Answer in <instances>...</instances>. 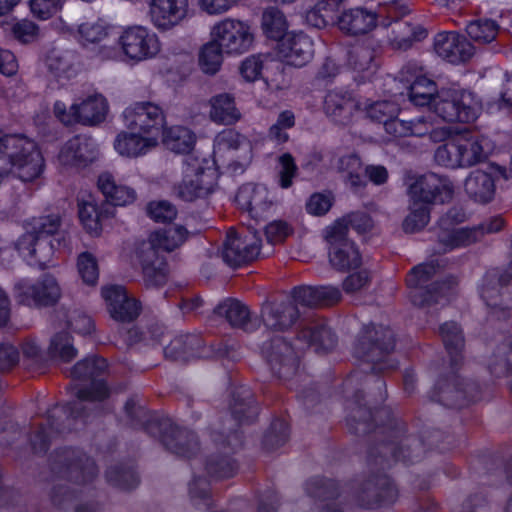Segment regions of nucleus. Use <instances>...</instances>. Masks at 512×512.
Here are the masks:
<instances>
[{
	"label": "nucleus",
	"instance_id": "obj_29",
	"mask_svg": "<svg viewBox=\"0 0 512 512\" xmlns=\"http://www.w3.org/2000/svg\"><path fill=\"white\" fill-rule=\"evenodd\" d=\"M338 26L347 34L367 33L376 26V14L363 8L350 9L339 17Z\"/></svg>",
	"mask_w": 512,
	"mask_h": 512
},
{
	"label": "nucleus",
	"instance_id": "obj_40",
	"mask_svg": "<svg viewBox=\"0 0 512 512\" xmlns=\"http://www.w3.org/2000/svg\"><path fill=\"white\" fill-rule=\"evenodd\" d=\"M436 84L425 76H418L409 87V99L418 106L429 105L432 109L436 97Z\"/></svg>",
	"mask_w": 512,
	"mask_h": 512
},
{
	"label": "nucleus",
	"instance_id": "obj_6",
	"mask_svg": "<svg viewBox=\"0 0 512 512\" xmlns=\"http://www.w3.org/2000/svg\"><path fill=\"white\" fill-rule=\"evenodd\" d=\"M218 178L216 161L189 155L183 163L182 179L177 185L178 195L186 201L205 197L214 190Z\"/></svg>",
	"mask_w": 512,
	"mask_h": 512
},
{
	"label": "nucleus",
	"instance_id": "obj_51",
	"mask_svg": "<svg viewBox=\"0 0 512 512\" xmlns=\"http://www.w3.org/2000/svg\"><path fill=\"white\" fill-rule=\"evenodd\" d=\"M61 220L58 214L51 213L38 218L34 225V255L37 253L36 245L39 241L54 235L60 228Z\"/></svg>",
	"mask_w": 512,
	"mask_h": 512
},
{
	"label": "nucleus",
	"instance_id": "obj_1",
	"mask_svg": "<svg viewBox=\"0 0 512 512\" xmlns=\"http://www.w3.org/2000/svg\"><path fill=\"white\" fill-rule=\"evenodd\" d=\"M124 129L114 138L113 148L122 158L145 157L162 143L175 153H189L195 143V133L183 126H167L162 108L150 101H137L122 112Z\"/></svg>",
	"mask_w": 512,
	"mask_h": 512
},
{
	"label": "nucleus",
	"instance_id": "obj_30",
	"mask_svg": "<svg viewBox=\"0 0 512 512\" xmlns=\"http://www.w3.org/2000/svg\"><path fill=\"white\" fill-rule=\"evenodd\" d=\"M97 186L105 199L112 205L125 206L133 203L136 199L135 190L125 185L116 184L113 175L109 172L99 175Z\"/></svg>",
	"mask_w": 512,
	"mask_h": 512
},
{
	"label": "nucleus",
	"instance_id": "obj_63",
	"mask_svg": "<svg viewBox=\"0 0 512 512\" xmlns=\"http://www.w3.org/2000/svg\"><path fill=\"white\" fill-rule=\"evenodd\" d=\"M108 395V388L102 380L92 382L89 390L81 389L77 396L82 401L102 400Z\"/></svg>",
	"mask_w": 512,
	"mask_h": 512
},
{
	"label": "nucleus",
	"instance_id": "obj_45",
	"mask_svg": "<svg viewBox=\"0 0 512 512\" xmlns=\"http://www.w3.org/2000/svg\"><path fill=\"white\" fill-rule=\"evenodd\" d=\"M217 313L225 316L228 322L235 327H244L250 312L246 305L234 299H228L217 307Z\"/></svg>",
	"mask_w": 512,
	"mask_h": 512
},
{
	"label": "nucleus",
	"instance_id": "obj_21",
	"mask_svg": "<svg viewBox=\"0 0 512 512\" xmlns=\"http://www.w3.org/2000/svg\"><path fill=\"white\" fill-rule=\"evenodd\" d=\"M261 351L271 369L280 377H288L296 371L294 349L281 337L275 336L263 343Z\"/></svg>",
	"mask_w": 512,
	"mask_h": 512
},
{
	"label": "nucleus",
	"instance_id": "obj_19",
	"mask_svg": "<svg viewBox=\"0 0 512 512\" xmlns=\"http://www.w3.org/2000/svg\"><path fill=\"white\" fill-rule=\"evenodd\" d=\"M277 54L285 64L302 67L313 57V42L306 34L292 31L278 43Z\"/></svg>",
	"mask_w": 512,
	"mask_h": 512
},
{
	"label": "nucleus",
	"instance_id": "obj_20",
	"mask_svg": "<svg viewBox=\"0 0 512 512\" xmlns=\"http://www.w3.org/2000/svg\"><path fill=\"white\" fill-rule=\"evenodd\" d=\"M97 155V144L85 135L67 140L60 148L58 162L65 168H79L93 161Z\"/></svg>",
	"mask_w": 512,
	"mask_h": 512
},
{
	"label": "nucleus",
	"instance_id": "obj_8",
	"mask_svg": "<svg viewBox=\"0 0 512 512\" xmlns=\"http://www.w3.org/2000/svg\"><path fill=\"white\" fill-rule=\"evenodd\" d=\"M432 110L444 121L468 123L477 119L481 106L473 93L452 88L436 94Z\"/></svg>",
	"mask_w": 512,
	"mask_h": 512
},
{
	"label": "nucleus",
	"instance_id": "obj_9",
	"mask_svg": "<svg viewBox=\"0 0 512 512\" xmlns=\"http://www.w3.org/2000/svg\"><path fill=\"white\" fill-rule=\"evenodd\" d=\"M464 218L463 214L456 213L454 211L440 220L441 232L439 234L440 250L447 252L452 249L469 245L478 240V237L483 232L493 233L499 231L503 225L504 220L501 217H495L480 228H456L453 227V222L462 221Z\"/></svg>",
	"mask_w": 512,
	"mask_h": 512
},
{
	"label": "nucleus",
	"instance_id": "obj_12",
	"mask_svg": "<svg viewBox=\"0 0 512 512\" xmlns=\"http://www.w3.org/2000/svg\"><path fill=\"white\" fill-rule=\"evenodd\" d=\"M436 272V265L433 262L424 263L413 268L407 277V285L414 289L411 292V298L414 304L424 305L431 302L448 301L450 295L453 294L455 279H449L441 284H434L432 289L425 292L422 291L424 284L429 280L432 274Z\"/></svg>",
	"mask_w": 512,
	"mask_h": 512
},
{
	"label": "nucleus",
	"instance_id": "obj_41",
	"mask_svg": "<svg viewBox=\"0 0 512 512\" xmlns=\"http://www.w3.org/2000/svg\"><path fill=\"white\" fill-rule=\"evenodd\" d=\"M299 340H303L308 346H314L316 351H326L335 344V336L325 325H317L301 332Z\"/></svg>",
	"mask_w": 512,
	"mask_h": 512
},
{
	"label": "nucleus",
	"instance_id": "obj_50",
	"mask_svg": "<svg viewBox=\"0 0 512 512\" xmlns=\"http://www.w3.org/2000/svg\"><path fill=\"white\" fill-rule=\"evenodd\" d=\"M50 352L63 362H69L77 355L71 336L66 332H57L51 340Z\"/></svg>",
	"mask_w": 512,
	"mask_h": 512
},
{
	"label": "nucleus",
	"instance_id": "obj_14",
	"mask_svg": "<svg viewBox=\"0 0 512 512\" xmlns=\"http://www.w3.org/2000/svg\"><path fill=\"white\" fill-rule=\"evenodd\" d=\"M324 234L329 244V261L335 268L346 270L359 266L360 253L346 237V227L342 222H335L327 227Z\"/></svg>",
	"mask_w": 512,
	"mask_h": 512
},
{
	"label": "nucleus",
	"instance_id": "obj_10",
	"mask_svg": "<svg viewBox=\"0 0 512 512\" xmlns=\"http://www.w3.org/2000/svg\"><path fill=\"white\" fill-rule=\"evenodd\" d=\"M316 287L303 286L292 292L293 303L268 305L262 311L264 324L275 330L290 327L298 316L297 307H313L319 305Z\"/></svg>",
	"mask_w": 512,
	"mask_h": 512
},
{
	"label": "nucleus",
	"instance_id": "obj_62",
	"mask_svg": "<svg viewBox=\"0 0 512 512\" xmlns=\"http://www.w3.org/2000/svg\"><path fill=\"white\" fill-rule=\"evenodd\" d=\"M238 0H199L200 9L209 15H219L230 10Z\"/></svg>",
	"mask_w": 512,
	"mask_h": 512
},
{
	"label": "nucleus",
	"instance_id": "obj_36",
	"mask_svg": "<svg viewBox=\"0 0 512 512\" xmlns=\"http://www.w3.org/2000/svg\"><path fill=\"white\" fill-rule=\"evenodd\" d=\"M226 54L213 39L204 43L198 51V67L206 75H215L222 67Z\"/></svg>",
	"mask_w": 512,
	"mask_h": 512
},
{
	"label": "nucleus",
	"instance_id": "obj_54",
	"mask_svg": "<svg viewBox=\"0 0 512 512\" xmlns=\"http://www.w3.org/2000/svg\"><path fill=\"white\" fill-rule=\"evenodd\" d=\"M147 213L157 222L171 221L177 215L176 208L165 200L150 202L147 206Z\"/></svg>",
	"mask_w": 512,
	"mask_h": 512
},
{
	"label": "nucleus",
	"instance_id": "obj_2",
	"mask_svg": "<svg viewBox=\"0 0 512 512\" xmlns=\"http://www.w3.org/2000/svg\"><path fill=\"white\" fill-rule=\"evenodd\" d=\"M428 135L434 142H443L434 152V160L440 166L467 168L486 157L481 140L468 132L455 131L446 126L436 127L432 123Z\"/></svg>",
	"mask_w": 512,
	"mask_h": 512
},
{
	"label": "nucleus",
	"instance_id": "obj_33",
	"mask_svg": "<svg viewBox=\"0 0 512 512\" xmlns=\"http://www.w3.org/2000/svg\"><path fill=\"white\" fill-rule=\"evenodd\" d=\"M355 107V102L349 96L335 91L329 92L324 100L326 114L340 124L350 121Z\"/></svg>",
	"mask_w": 512,
	"mask_h": 512
},
{
	"label": "nucleus",
	"instance_id": "obj_35",
	"mask_svg": "<svg viewBox=\"0 0 512 512\" xmlns=\"http://www.w3.org/2000/svg\"><path fill=\"white\" fill-rule=\"evenodd\" d=\"M62 296V288L51 274H43L34 285V305L50 306L56 304Z\"/></svg>",
	"mask_w": 512,
	"mask_h": 512
},
{
	"label": "nucleus",
	"instance_id": "obj_52",
	"mask_svg": "<svg viewBox=\"0 0 512 512\" xmlns=\"http://www.w3.org/2000/svg\"><path fill=\"white\" fill-rule=\"evenodd\" d=\"M445 347L449 354L457 355L463 348V336L459 326L454 323H445L440 328Z\"/></svg>",
	"mask_w": 512,
	"mask_h": 512
},
{
	"label": "nucleus",
	"instance_id": "obj_13",
	"mask_svg": "<svg viewBox=\"0 0 512 512\" xmlns=\"http://www.w3.org/2000/svg\"><path fill=\"white\" fill-rule=\"evenodd\" d=\"M212 160L219 165H232L233 162L240 167L246 166L252 159L253 147L251 142L239 132L225 129L219 132L214 139Z\"/></svg>",
	"mask_w": 512,
	"mask_h": 512
},
{
	"label": "nucleus",
	"instance_id": "obj_32",
	"mask_svg": "<svg viewBox=\"0 0 512 512\" xmlns=\"http://www.w3.org/2000/svg\"><path fill=\"white\" fill-rule=\"evenodd\" d=\"M339 8L337 0H316L308 5L304 14L305 22L315 28H323L334 23Z\"/></svg>",
	"mask_w": 512,
	"mask_h": 512
},
{
	"label": "nucleus",
	"instance_id": "obj_27",
	"mask_svg": "<svg viewBox=\"0 0 512 512\" xmlns=\"http://www.w3.org/2000/svg\"><path fill=\"white\" fill-rule=\"evenodd\" d=\"M430 116H421L411 121H404L397 116L388 118L383 123L385 131L392 137L424 136L432 128Z\"/></svg>",
	"mask_w": 512,
	"mask_h": 512
},
{
	"label": "nucleus",
	"instance_id": "obj_16",
	"mask_svg": "<svg viewBox=\"0 0 512 512\" xmlns=\"http://www.w3.org/2000/svg\"><path fill=\"white\" fill-rule=\"evenodd\" d=\"M149 18L159 31H169L189 16V0H149Z\"/></svg>",
	"mask_w": 512,
	"mask_h": 512
},
{
	"label": "nucleus",
	"instance_id": "obj_49",
	"mask_svg": "<svg viewBox=\"0 0 512 512\" xmlns=\"http://www.w3.org/2000/svg\"><path fill=\"white\" fill-rule=\"evenodd\" d=\"M489 370L496 378L512 376V340L491 358Z\"/></svg>",
	"mask_w": 512,
	"mask_h": 512
},
{
	"label": "nucleus",
	"instance_id": "obj_24",
	"mask_svg": "<svg viewBox=\"0 0 512 512\" xmlns=\"http://www.w3.org/2000/svg\"><path fill=\"white\" fill-rule=\"evenodd\" d=\"M101 295L106 302L109 312L115 320L130 321L139 313L137 301L130 298L124 287L108 285L101 289Z\"/></svg>",
	"mask_w": 512,
	"mask_h": 512
},
{
	"label": "nucleus",
	"instance_id": "obj_17",
	"mask_svg": "<svg viewBox=\"0 0 512 512\" xmlns=\"http://www.w3.org/2000/svg\"><path fill=\"white\" fill-rule=\"evenodd\" d=\"M0 153H7L14 170L23 181H30L32 142L24 135H8L0 130ZM16 171H14L15 173Z\"/></svg>",
	"mask_w": 512,
	"mask_h": 512
},
{
	"label": "nucleus",
	"instance_id": "obj_34",
	"mask_svg": "<svg viewBox=\"0 0 512 512\" xmlns=\"http://www.w3.org/2000/svg\"><path fill=\"white\" fill-rule=\"evenodd\" d=\"M288 28L289 24L287 18L281 10L270 7L263 11L261 30L266 38L280 43L289 33L287 32Z\"/></svg>",
	"mask_w": 512,
	"mask_h": 512
},
{
	"label": "nucleus",
	"instance_id": "obj_43",
	"mask_svg": "<svg viewBox=\"0 0 512 512\" xmlns=\"http://www.w3.org/2000/svg\"><path fill=\"white\" fill-rule=\"evenodd\" d=\"M76 269L82 283L96 286L99 280V264L97 258L90 252H82L77 256Z\"/></svg>",
	"mask_w": 512,
	"mask_h": 512
},
{
	"label": "nucleus",
	"instance_id": "obj_5",
	"mask_svg": "<svg viewBox=\"0 0 512 512\" xmlns=\"http://www.w3.org/2000/svg\"><path fill=\"white\" fill-rule=\"evenodd\" d=\"M188 232L182 226H173L152 232L148 239L136 248V259L143 269L146 281L158 286L164 283L166 271L160 257L162 251H172L182 245Z\"/></svg>",
	"mask_w": 512,
	"mask_h": 512
},
{
	"label": "nucleus",
	"instance_id": "obj_38",
	"mask_svg": "<svg viewBox=\"0 0 512 512\" xmlns=\"http://www.w3.org/2000/svg\"><path fill=\"white\" fill-rule=\"evenodd\" d=\"M391 44L398 49H407L412 42L426 37V31L421 26H412L408 22L395 21L392 28Z\"/></svg>",
	"mask_w": 512,
	"mask_h": 512
},
{
	"label": "nucleus",
	"instance_id": "obj_31",
	"mask_svg": "<svg viewBox=\"0 0 512 512\" xmlns=\"http://www.w3.org/2000/svg\"><path fill=\"white\" fill-rule=\"evenodd\" d=\"M112 32V26L104 20H86L80 23L76 29L71 30V35L83 46L98 44L105 40Z\"/></svg>",
	"mask_w": 512,
	"mask_h": 512
},
{
	"label": "nucleus",
	"instance_id": "obj_55",
	"mask_svg": "<svg viewBox=\"0 0 512 512\" xmlns=\"http://www.w3.org/2000/svg\"><path fill=\"white\" fill-rule=\"evenodd\" d=\"M106 361L99 357H92L78 362L73 370L72 374L76 378L82 377H93L98 372L106 368Z\"/></svg>",
	"mask_w": 512,
	"mask_h": 512
},
{
	"label": "nucleus",
	"instance_id": "obj_7",
	"mask_svg": "<svg viewBox=\"0 0 512 512\" xmlns=\"http://www.w3.org/2000/svg\"><path fill=\"white\" fill-rule=\"evenodd\" d=\"M209 37L218 44L227 57H239L250 51L255 43V33L248 21L227 17L215 22Z\"/></svg>",
	"mask_w": 512,
	"mask_h": 512
},
{
	"label": "nucleus",
	"instance_id": "obj_15",
	"mask_svg": "<svg viewBox=\"0 0 512 512\" xmlns=\"http://www.w3.org/2000/svg\"><path fill=\"white\" fill-rule=\"evenodd\" d=\"M279 67L280 65L272 61L268 55L253 54L241 62L239 71L243 80L254 82L262 77V72L266 69L267 86L273 90H282L288 87L289 81Z\"/></svg>",
	"mask_w": 512,
	"mask_h": 512
},
{
	"label": "nucleus",
	"instance_id": "obj_48",
	"mask_svg": "<svg viewBox=\"0 0 512 512\" xmlns=\"http://www.w3.org/2000/svg\"><path fill=\"white\" fill-rule=\"evenodd\" d=\"M467 34L476 42L489 43L498 33V25L493 20L479 19L466 26Z\"/></svg>",
	"mask_w": 512,
	"mask_h": 512
},
{
	"label": "nucleus",
	"instance_id": "obj_46",
	"mask_svg": "<svg viewBox=\"0 0 512 512\" xmlns=\"http://www.w3.org/2000/svg\"><path fill=\"white\" fill-rule=\"evenodd\" d=\"M372 120L384 123L386 119L397 116L400 110L399 104L395 101H376L372 103L365 102L359 105Z\"/></svg>",
	"mask_w": 512,
	"mask_h": 512
},
{
	"label": "nucleus",
	"instance_id": "obj_26",
	"mask_svg": "<svg viewBox=\"0 0 512 512\" xmlns=\"http://www.w3.org/2000/svg\"><path fill=\"white\" fill-rule=\"evenodd\" d=\"M209 118L219 125H233L241 118L235 98L229 93H219L208 100Z\"/></svg>",
	"mask_w": 512,
	"mask_h": 512
},
{
	"label": "nucleus",
	"instance_id": "obj_44",
	"mask_svg": "<svg viewBox=\"0 0 512 512\" xmlns=\"http://www.w3.org/2000/svg\"><path fill=\"white\" fill-rule=\"evenodd\" d=\"M46 63L50 70L67 78L73 76L79 68L76 56L69 51H53L52 54L47 57Z\"/></svg>",
	"mask_w": 512,
	"mask_h": 512
},
{
	"label": "nucleus",
	"instance_id": "obj_60",
	"mask_svg": "<svg viewBox=\"0 0 512 512\" xmlns=\"http://www.w3.org/2000/svg\"><path fill=\"white\" fill-rule=\"evenodd\" d=\"M370 281V273L367 269H360L347 276L343 282L346 292L352 293L364 288Z\"/></svg>",
	"mask_w": 512,
	"mask_h": 512
},
{
	"label": "nucleus",
	"instance_id": "obj_25",
	"mask_svg": "<svg viewBox=\"0 0 512 512\" xmlns=\"http://www.w3.org/2000/svg\"><path fill=\"white\" fill-rule=\"evenodd\" d=\"M365 333V337L371 340L368 351H364L366 343L361 341L360 347L357 348V353H359L361 357H366L367 360L375 362L378 370H383L384 367L379 363L380 360L376 359V356L383 352L387 353L393 348V334L388 328L383 326H372L368 328Z\"/></svg>",
	"mask_w": 512,
	"mask_h": 512
},
{
	"label": "nucleus",
	"instance_id": "obj_56",
	"mask_svg": "<svg viewBox=\"0 0 512 512\" xmlns=\"http://www.w3.org/2000/svg\"><path fill=\"white\" fill-rule=\"evenodd\" d=\"M338 169L347 172V180L352 187L360 185L359 172L361 170V161L356 155H348L338 160Z\"/></svg>",
	"mask_w": 512,
	"mask_h": 512
},
{
	"label": "nucleus",
	"instance_id": "obj_3",
	"mask_svg": "<svg viewBox=\"0 0 512 512\" xmlns=\"http://www.w3.org/2000/svg\"><path fill=\"white\" fill-rule=\"evenodd\" d=\"M118 47L102 45L97 51L101 61H117L130 65L154 59L161 51L158 35L141 25L123 29L117 39Z\"/></svg>",
	"mask_w": 512,
	"mask_h": 512
},
{
	"label": "nucleus",
	"instance_id": "obj_58",
	"mask_svg": "<svg viewBox=\"0 0 512 512\" xmlns=\"http://www.w3.org/2000/svg\"><path fill=\"white\" fill-rule=\"evenodd\" d=\"M297 172L293 157L285 153L279 157V182L282 188H289Z\"/></svg>",
	"mask_w": 512,
	"mask_h": 512
},
{
	"label": "nucleus",
	"instance_id": "obj_22",
	"mask_svg": "<svg viewBox=\"0 0 512 512\" xmlns=\"http://www.w3.org/2000/svg\"><path fill=\"white\" fill-rule=\"evenodd\" d=\"M240 209L249 213L252 218H261L273 205V199L266 186L261 184H244L236 195Z\"/></svg>",
	"mask_w": 512,
	"mask_h": 512
},
{
	"label": "nucleus",
	"instance_id": "obj_61",
	"mask_svg": "<svg viewBox=\"0 0 512 512\" xmlns=\"http://www.w3.org/2000/svg\"><path fill=\"white\" fill-rule=\"evenodd\" d=\"M336 222H342L346 227V232L348 231L349 226L359 233H364L372 227V220L365 213H352L337 220Z\"/></svg>",
	"mask_w": 512,
	"mask_h": 512
},
{
	"label": "nucleus",
	"instance_id": "obj_42",
	"mask_svg": "<svg viewBox=\"0 0 512 512\" xmlns=\"http://www.w3.org/2000/svg\"><path fill=\"white\" fill-rule=\"evenodd\" d=\"M162 441L169 450L182 456H189L197 446L193 434L179 429L173 430L171 435H164Z\"/></svg>",
	"mask_w": 512,
	"mask_h": 512
},
{
	"label": "nucleus",
	"instance_id": "obj_59",
	"mask_svg": "<svg viewBox=\"0 0 512 512\" xmlns=\"http://www.w3.org/2000/svg\"><path fill=\"white\" fill-rule=\"evenodd\" d=\"M292 232L287 222L277 220L266 226L265 233L269 242L278 243L286 239Z\"/></svg>",
	"mask_w": 512,
	"mask_h": 512
},
{
	"label": "nucleus",
	"instance_id": "obj_39",
	"mask_svg": "<svg viewBox=\"0 0 512 512\" xmlns=\"http://www.w3.org/2000/svg\"><path fill=\"white\" fill-rule=\"evenodd\" d=\"M58 328L71 329L74 333L87 336L91 335L94 331V323L90 316L78 311H68L61 313L58 318Z\"/></svg>",
	"mask_w": 512,
	"mask_h": 512
},
{
	"label": "nucleus",
	"instance_id": "obj_47",
	"mask_svg": "<svg viewBox=\"0 0 512 512\" xmlns=\"http://www.w3.org/2000/svg\"><path fill=\"white\" fill-rule=\"evenodd\" d=\"M373 59V52L367 48H358L351 55L350 64L356 73L361 74L359 76L361 81L370 79L376 71Z\"/></svg>",
	"mask_w": 512,
	"mask_h": 512
},
{
	"label": "nucleus",
	"instance_id": "obj_23",
	"mask_svg": "<svg viewBox=\"0 0 512 512\" xmlns=\"http://www.w3.org/2000/svg\"><path fill=\"white\" fill-rule=\"evenodd\" d=\"M435 52L450 63L468 60L474 53L473 46L456 32H441L434 39Z\"/></svg>",
	"mask_w": 512,
	"mask_h": 512
},
{
	"label": "nucleus",
	"instance_id": "obj_57",
	"mask_svg": "<svg viewBox=\"0 0 512 512\" xmlns=\"http://www.w3.org/2000/svg\"><path fill=\"white\" fill-rule=\"evenodd\" d=\"M333 200L331 193H315L308 199L306 210L314 216L324 215L330 210Z\"/></svg>",
	"mask_w": 512,
	"mask_h": 512
},
{
	"label": "nucleus",
	"instance_id": "obj_11",
	"mask_svg": "<svg viewBox=\"0 0 512 512\" xmlns=\"http://www.w3.org/2000/svg\"><path fill=\"white\" fill-rule=\"evenodd\" d=\"M56 117L64 124L71 125L81 123L93 126L103 122L108 113V103L101 94H92L87 96L79 103H74L67 110L62 102H56L54 105Z\"/></svg>",
	"mask_w": 512,
	"mask_h": 512
},
{
	"label": "nucleus",
	"instance_id": "obj_4",
	"mask_svg": "<svg viewBox=\"0 0 512 512\" xmlns=\"http://www.w3.org/2000/svg\"><path fill=\"white\" fill-rule=\"evenodd\" d=\"M453 192L452 183L434 173L416 178L409 185L410 213L403 222L404 230L413 233L424 228L429 221V204L445 202Z\"/></svg>",
	"mask_w": 512,
	"mask_h": 512
},
{
	"label": "nucleus",
	"instance_id": "obj_37",
	"mask_svg": "<svg viewBox=\"0 0 512 512\" xmlns=\"http://www.w3.org/2000/svg\"><path fill=\"white\" fill-rule=\"evenodd\" d=\"M78 214L84 230L92 236H99L102 232L101 213L98 205L89 195L86 199L78 202Z\"/></svg>",
	"mask_w": 512,
	"mask_h": 512
},
{
	"label": "nucleus",
	"instance_id": "obj_64",
	"mask_svg": "<svg viewBox=\"0 0 512 512\" xmlns=\"http://www.w3.org/2000/svg\"><path fill=\"white\" fill-rule=\"evenodd\" d=\"M19 361V352L11 344L0 343V370L7 371Z\"/></svg>",
	"mask_w": 512,
	"mask_h": 512
},
{
	"label": "nucleus",
	"instance_id": "obj_18",
	"mask_svg": "<svg viewBox=\"0 0 512 512\" xmlns=\"http://www.w3.org/2000/svg\"><path fill=\"white\" fill-rule=\"evenodd\" d=\"M261 239L256 232H249L244 239L230 231L224 243L222 255L230 266H239L254 260L260 253Z\"/></svg>",
	"mask_w": 512,
	"mask_h": 512
},
{
	"label": "nucleus",
	"instance_id": "obj_28",
	"mask_svg": "<svg viewBox=\"0 0 512 512\" xmlns=\"http://www.w3.org/2000/svg\"><path fill=\"white\" fill-rule=\"evenodd\" d=\"M465 191L476 202L487 203L495 194L494 178L490 172L474 170L465 180Z\"/></svg>",
	"mask_w": 512,
	"mask_h": 512
},
{
	"label": "nucleus",
	"instance_id": "obj_53",
	"mask_svg": "<svg viewBox=\"0 0 512 512\" xmlns=\"http://www.w3.org/2000/svg\"><path fill=\"white\" fill-rule=\"evenodd\" d=\"M17 327L12 320V303L9 294L0 286V332L13 334Z\"/></svg>",
	"mask_w": 512,
	"mask_h": 512
}]
</instances>
